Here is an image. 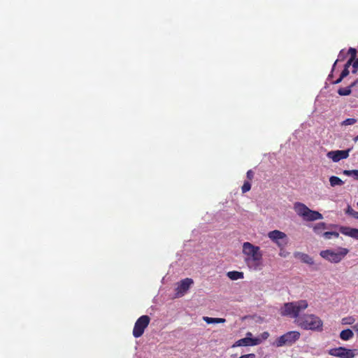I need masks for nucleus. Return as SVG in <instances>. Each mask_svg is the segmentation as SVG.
<instances>
[{"instance_id": "nucleus-1", "label": "nucleus", "mask_w": 358, "mask_h": 358, "mask_svg": "<svg viewBox=\"0 0 358 358\" xmlns=\"http://www.w3.org/2000/svg\"><path fill=\"white\" fill-rule=\"evenodd\" d=\"M308 306L306 300H300L284 303L280 313L282 316H287L295 319L296 324L303 329L312 331H322L323 322L313 315L306 314L299 316V313Z\"/></svg>"}, {"instance_id": "nucleus-2", "label": "nucleus", "mask_w": 358, "mask_h": 358, "mask_svg": "<svg viewBox=\"0 0 358 358\" xmlns=\"http://www.w3.org/2000/svg\"><path fill=\"white\" fill-rule=\"evenodd\" d=\"M243 253L247 256L245 261L249 267L257 269L262 265V253L259 247L245 242L243 244Z\"/></svg>"}, {"instance_id": "nucleus-3", "label": "nucleus", "mask_w": 358, "mask_h": 358, "mask_svg": "<svg viewBox=\"0 0 358 358\" xmlns=\"http://www.w3.org/2000/svg\"><path fill=\"white\" fill-rule=\"evenodd\" d=\"M347 248H340L338 251L335 252L332 250H326L320 252V256L331 263L340 262L348 253Z\"/></svg>"}, {"instance_id": "nucleus-4", "label": "nucleus", "mask_w": 358, "mask_h": 358, "mask_svg": "<svg viewBox=\"0 0 358 358\" xmlns=\"http://www.w3.org/2000/svg\"><path fill=\"white\" fill-rule=\"evenodd\" d=\"M300 333L297 331H288L286 334L278 337L275 341V345L277 347H282L284 345H292L300 338Z\"/></svg>"}, {"instance_id": "nucleus-5", "label": "nucleus", "mask_w": 358, "mask_h": 358, "mask_svg": "<svg viewBox=\"0 0 358 358\" xmlns=\"http://www.w3.org/2000/svg\"><path fill=\"white\" fill-rule=\"evenodd\" d=\"M329 355L338 358H355L358 355L357 349H348L345 347H338L330 349Z\"/></svg>"}, {"instance_id": "nucleus-6", "label": "nucleus", "mask_w": 358, "mask_h": 358, "mask_svg": "<svg viewBox=\"0 0 358 358\" xmlns=\"http://www.w3.org/2000/svg\"><path fill=\"white\" fill-rule=\"evenodd\" d=\"M150 322V318L148 315H142L135 322L134 327L133 329V336L135 338L141 337L145 329L148 327L149 323Z\"/></svg>"}, {"instance_id": "nucleus-7", "label": "nucleus", "mask_w": 358, "mask_h": 358, "mask_svg": "<svg viewBox=\"0 0 358 358\" xmlns=\"http://www.w3.org/2000/svg\"><path fill=\"white\" fill-rule=\"evenodd\" d=\"M268 236L270 239H271L273 242H275L278 247L282 248L286 245L285 241H282L285 239L287 236L284 232H282L278 230H273L270 231L268 234Z\"/></svg>"}, {"instance_id": "nucleus-8", "label": "nucleus", "mask_w": 358, "mask_h": 358, "mask_svg": "<svg viewBox=\"0 0 358 358\" xmlns=\"http://www.w3.org/2000/svg\"><path fill=\"white\" fill-rule=\"evenodd\" d=\"M194 283V281L192 278H185L182 280L178 284L176 289V295L178 296H183L189 289L191 285Z\"/></svg>"}, {"instance_id": "nucleus-9", "label": "nucleus", "mask_w": 358, "mask_h": 358, "mask_svg": "<svg viewBox=\"0 0 358 358\" xmlns=\"http://www.w3.org/2000/svg\"><path fill=\"white\" fill-rule=\"evenodd\" d=\"M350 149L345 150H335L330 151L327 153V156L331 159L333 162H337L341 159H344L348 157L349 152Z\"/></svg>"}, {"instance_id": "nucleus-10", "label": "nucleus", "mask_w": 358, "mask_h": 358, "mask_svg": "<svg viewBox=\"0 0 358 358\" xmlns=\"http://www.w3.org/2000/svg\"><path fill=\"white\" fill-rule=\"evenodd\" d=\"M261 340L259 338H252L249 337H245L241 339L238 340L232 347H238V346H253L259 344Z\"/></svg>"}, {"instance_id": "nucleus-11", "label": "nucleus", "mask_w": 358, "mask_h": 358, "mask_svg": "<svg viewBox=\"0 0 358 358\" xmlns=\"http://www.w3.org/2000/svg\"><path fill=\"white\" fill-rule=\"evenodd\" d=\"M309 209L310 208H308L304 203L301 202H296L294 204V211L299 216L302 217L303 219L306 215V213H308Z\"/></svg>"}, {"instance_id": "nucleus-12", "label": "nucleus", "mask_w": 358, "mask_h": 358, "mask_svg": "<svg viewBox=\"0 0 358 358\" xmlns=\"http://www.w3.org/2000/svg\"><path fill=\"white\" fill-rule=\"evenodd\" d=\"M322 218L323 216L320 213L309 209L303 220L306 221L311 222L317 220H322Z\"/></svg>"}, {"instance_id": "nucleus-13", "label": "nucleus", "mask_w": 358, "mask_h": 358, "mask_svg": "<svg viewBox=\"0 0 358 358\" xmlns=\"http://www.w3.org/2000/svg\"><path fill=\"white\" fill-rule=\"evenodd\" d=\"M341 233L348 235L350 237L358 239V229L350 227L342 228L341 230Z\"/></svg>"}, {"instance_id": "nucleus-14", "label": "nucleus", "mask_w": 358, "mask_h": 358, "mask_svg": "<svg viewBox=\"0 0 358 358\" xmlns=\"http://www.w3.org/2000/svg\"><path fill=\"white\" fill-rule=\"evenodd\" d=\"M353 336H354V333L350 329L343 330L340 333V338L343 341H348V340L351 339Z\"/></svg>"}, {"instance_id": "nucleus-15", "label": "nucleus", "mask_w": 358, "mask_h": 358, "mask_svg": "<svg viewBox=\"0 0 358 358\" xmlns=\"http://www.w3.org/2000/svg\"><path fill=\"white\" fill-rule=\"evenodd\" d=\"M227 275L229 278H230L232 280H236L238 279L243 278V273L236 271H229L227 273Z\"/></svg>"}, {"instance_id": "nucleus-16", "label": "nucleus", "mask_w": 358, "mask_h": 358, "mask_svg": "<svg viewBox=\"0 0 358 358\" xmlns=\"http://www.w3.org/2000/svg\"><path fill=\"white\" fill-rule=\"evenodd\" d=\"M329 182L331 187L341 186L344 184V182L337 176H331L329 178Z\"/></svg>"}, {"instance_id": "nucleus-17", "label": "nucleus", "mask_w": 358, "mask_h": 358, "mask_svg": "<svg viewBox=\"0 0 358 358\" xmlns=\"http://www.w3.org/2000/svg\"><path fill=\"white\" fill-rule=\"evenodd\" d=\"M203 320L207 324L224 323L226 320L224 318H215L209 317H203Z\"/></svg>"}, {"instance_id": "nucleus-18", "label": "nucleus", "mask_w": 358, "mask_h": 358, "mask_svg": "<svg viewBox=\"0 0 358 358\" xmlns=\"http://www.w3.org/2000/svg\"><path fill=\"white\" fill-rule=\"evenodd\" d=\"M327 229V225L324 222H319L313 226V231L315 234H320Z\"/></svg>"}, {"instance_id": "nucleus-19", "label": "nucleus", "mask_w": 358, "mask_h": 358, "mask_svg": "<svg viewBox=\"0 0 358 358\" xmlns=\"http://www.w3.org/2000/svg\"><path fill=\"white\" fill-rule=\"evenodd\" d=\"M351 87L349 85L347 87H342L338 89V94L341 96H348L351 94Z\"/></svg>"}, {"instance_id": "nucleus-20", "label": "nucleus", "mask_w": 358, "mask_h": 358, "mask_svg": "<svg viewBox=\"0 0 358 358\" xmlns=\"http://www.w3.org/2000/svg\"><path fill=\"white\" fill-rule=\"evenodd\" d=\"M322 236L325 239H331L332 238H338L339 234L336 231H327L323 233Z\"/></svg>"}, {"instance_id": "nucleus-21", "label": "nucleus", "mask_w": 358, "mask_h": 358, "mask_svg": "<svg viewBox=\"0 0 358 358\" xmlns=\"http://www.w3.org/2000/svg\"><path fill=\"white\" fill-rule=\"evenodd\" d=\"M343 174L348 176H353L355 180H358V170H344Z\"/></svg>"}, {"instance_id": "nucleus-22", "label": "nucleus", "mask_w": 358, "mask_h": 358, "mask_svg": "<svg viewBox=\"0 0 358 358\" xmlns=\"http://www.w3.org/2000/svg\"><path fill=\"white\" fill-rule=\"evenodd\" d=\"M301 260L303 262L308 264H313V258H311L309 255H308L306 254H303L301 255Z\"/></svg>"}, {"instance_id": "nucleus-23", "label": "nucleus", "mask_w": 358, "mask_h": 358, "mask_svg": "<svg viewBox=\"0 0 358 358\" xmlns=\"http://www.w3.org/2000/svg\"><path fill=\"white\" fill-rule=\"evenodd\" d=\"M251 189V183L249 181H245L241 189L243 193H245L248 191H250Z\"/></svg>"}, {"instance_id": "nucleus-24", "label": "nucleus", "mask_w": 358, "mask_h": 358, "mask_svg": "<svg viewBox=\"0 0 358 358\" xmlns=\"http://www.w3.org/2000/svg\"><path fill=\"white\" fill-rule=\"evenodd\" d=\"M357 121V120L355 118H348L345 120L341 124L344 126L352 125L355 124Z\"/></svg>"}, {"instance_id": "nucleus-25", "label": "nucleus", "mask_w": 358, "mask_h": 358, "mask_svg": "<svg viewBox=\"0 0 358 358\" xmlns=\"http://www.w3.org/2000/svg\"><path fill=\"white\" fill-rule=\"evenodd\" d=\"M346 213L358 220V212L354 210L350 206L348 207Z\"/></svg>"}, {"instance_id": "nucleus-26", "label": "nucleus", "mask_w": 358, "mask_h": 358, "mask_svg": "<svg viewBox=\"0 0 358 358\" xmlns=\"http://www.w3.org/2000/svg\"><path fill=\"white\" fill-rule=\"evenodd\" d=\"M348 53L350 55V58L351 59H355L356 55H357V50H356V49H355L353 48H350L348 50Z\"/></svg>"}, {"instance_id": "nucleus-27", "label": "nucleus", "mask_w": 358, "mask_h": 358, "mask_svg": "<svg viewBox=\"0 0 358 358\" xmlns=\"http://www.w3.org/2000/svg\"><path fill=\"white\" fill-rule=\"evenodd\" d=\"M352 73H355L358 71V58L357 59H355L352 62Z\"/></svg>"}, {"instance_id": "nucleus-28", "label": "nucleus", "mask_w": 358, "mask_h": 358, "mask_svg": "<svg viewBox=\"0 0 358 358\" xmlns=\"http://www.w3.org/2000/svg\"><path fill=\"white\" fill-rule=\"evenodd\" d=\"M348 74H349L348 69L344 68V69L342 71L340 76L341 77V78H344L345 77L348 76Z\"/></svg>"}, {"instance_id": "nucleus-29", "label": "nucleus", "mask_w": 358, "mask_h": 358, "mask_svg": "<svg viewBox=\"0 0 358 358\" xmlns=\"http://www.w3.org/2000/svg\"><path fill=\"white\" fill-rule=\"evenodd\" d=\"M247 178L248 180H252L254 178V172L252 170H249L247 172Z\"/></svg>"}, {"instance_id": "nucleus-30", "label": "nucleus", "mask_w": 358, "mask_h": 358, "mask_svg": "<svg viewBox=\"0 0 358 358\" xmlns=\"http://www.w3.org/2000/svg\"><path fill=\"white\" fill-rule=\"evenodd\" d=\"M354 60H355V59L350 58V59H348V61L346 62V64H345L344 68L349 69V67H350L351 65H352V62H353V61H354Z\"/></svg>"}, {"instance_id": "nucleus-31", "label": "nucleus", "mask_w": 358, "mask_h": 358, "mask_svg": "<svg viewBox=\"0 0 358 358\" xmlns=\"http://www.w3.org/2000/svg\"><path fill=\"white\" fill-rule=\"evenodd\" d=\"M239 358H255V355L253 353L244 355L241 356Z\"/></svg>"}, {"instance_id": "nucleus-32", "label": "nucleus", "mask_w": 358, "mask_h": 358, "mask_svg": "<svg viewBox=\"0 0 358 358\" xmlns=\"http://www.w3.org/2000/svg\"><path fill=\"white\" fill-rule=\"evenodd\" d=\"M269 336V334L267 331H264L262 334V337L263 339H267Z\"/></svg>"}, {"instance_id": "nucleus-33", "label": "nucleus", "mask_w": 358, "mask_h": 358, "mask_svg": "<svg viewBox=\"0 0 358 358\" xmlns=\"http://www.w3.org/2000/svg\"><path fill=\"white\" fill-rule=\"evenodd\" d=\"M343 79V78H341V77L340 76L336 81L334 82V84H338V83H340L342 81Z\"/></svg>"}, {"instance_id": "nucleus-34", "label": "nucleus", "mask_w": 358, "mask_h": 358, "mask_svg": "<svg viewBox=\"0 0 358 358\" xmlns=\"http://www.w3.org/2000/svg\"><path fill=\"white\" fill-rule=\"evenodd\" d=\"M357 83H358V79H357V80H355L353 83H352L350 85V86L351 87H353L354 86H355L356 85H357Z\"/></svg>"}, {"instance_id": "nucleus-35", "label": "nucleus", "mask_w": 358, "mask_h": 358, "mask_svg": "<svg viewBox=\"0 0 358 358\" xmlns=\"http://www.w3.org/2000/svg\"><path fill=\"white\" fill-rule=\"evenodd\" d=\"M353 329L356 331V332H358V322L357 324H355L354 326H353Z\"/></svg>"}, {"instance_id": "nucleus-36", "label": "nucleus", "mask_w": 358, "mask_h": 358, "mask_svg": "<svg viewBox=\"0 0 358 358\" xmlns=\"http://www.w3.org/2000/svg\"><path fill=\"white\" fill-rule=\"evenodd\" d=\"M354 141L355 142L358 141V135L354 138Z\"/></svg>"}, {"instance_id": "nucleus-37", "label": "nucleus", "mask_w": 358, "mask_h": 358, "mask_svg": "<svg viewBox=\"0 0 358 358\" xmlns=\"http://www.w3.org/2000/svg\"><path fill=\"white\" fill-rule=\"evenodd\" d=\"M247 336H252V334H251L250 332H248V333L247 334Z\"/></svg>"}, {"instance_id": "nucleus-38", "label": "nucleus", "mask_w": 358, "mask_h": 358, "mask_svg": "<svg viewBox=\"0 0 358 358\" xmlns=\"http://www.w3.org/2000/svg\"><path fill=\"white\" fill-rule=\"evenodd\" d=\"M337 60L334 62V66L336 64Z\"/></svg>"}, {"instance_id": "nucleus-39", "label": "nucleus", "mask_w": 358, "mask_h": 358, "mask_svg": "<svg viewBox=\"0 0 358 358\" xmlns=\"http://www.w3.org/2000/svg\"><path fill=\"white\" fill-rule=\"evenodd\" d=\"M357 206H358V202H357Z\"/></svg>"}]
</instances>
